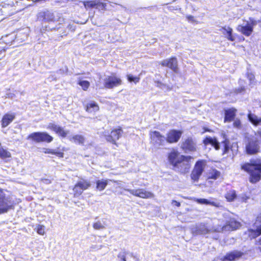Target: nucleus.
Listing matches in <instances>:
<instances>
[{
	"instance_id": "f257e3e1",
	"label": "nucleus",
	"mask_w": 261,
	"mask_h": 261,
	"mask_svg": "<svg viewBox=\"0 0 261 261\" xmlns=\"http://www.w3.org/2000/svg\"><path fill=\"white\" fill-rule=\"evenodd\" d=\"M241 169L250 175V182L255 184L261 179V159L252 160L243 164Z\"/></svg>"
},
{
	"instance_id": "f03ea898",
	"label": "nucleus",
	"mask_w": 261,
	"mask_h": 261,
	"mask_svg": "<svg viewBox=\"0 0 261 261\" xmlns=\"http://www.w3.org/2000/svg\"><path fill=\"white\" fill-rule=\"evenodd\" d=\"M27 139L37 143L41 142L49 143L54 140V138L45 132L32 133L28 136Z\"/></svg>"
},
{
	"instance_id": "7ed1b4c3",
	"label": "nucleus",
	"mask_w": 261,
	"mask_h": 261,
	"mask_svg": "<svg viewBox=\"0 0 261 261\" xmlns=\"http://www.w3.org/2000/svg\"><path fill=\"white\" fill-rule=\"evenodd\" d=\"M86 10L92 9H98L105 11L107 10V4L96 0H87L82 2Z\"/></svg>"
},
{
	"instance_id": "20e7f679",
	"label": "nucleus",
	"mask_w": 261,
	"mask_h": 261,
	"mask_svg": "<svg viewBox=\"0 0 261 261\" xmlns=\"http://www.w3.org/2000/svg\"><path fill=\"white\" fill-rule=\"evenodd\" d=\"M149 135L151 143L154 147L159 148L161 146L164 145L166 138L159 132L156 130L150 131Z\"/></svg>"
},
{
	"instance_id": "39448f33",
	"label": "nucleus",
	"mask_w": 261,
	"mask_h": 261,
	"mask_svg": "<svg viewBox=\"0 0 261 261\" xmlns=\"http://www.w3.org/2000/svg\"><path fill=\"white\" fill-rule=\"evenodd\" d=\"M122 84L121 80L115 73L108 76L104 80L103 86L106 89H113Z\"/></svg>"
},
{
	"instance_id": "423d86ee",
	"label": "nucleus",
	"mask_w": 261,
	"mask_h": 261,
	"mask_svg": "<svg viewBox=\"0 0 261 261\" xmlns=\"http://www.w3.org/2000/svg\"><path fill=\"white\" fill-rule=\"evenodd\" d=\"M192 159L190 156L180 155L179 161L174 167L177 168L181 173L187 172L191 166L190 161Z\"/></svg>"
},
{
	"instance_id": "0eeeda50",
	"label": "nucleus",
	"mask_w": 261,
	"mask_h": 261,
	"mask_svg": "<svg viewBox=\"0 0 261 261\" xmlns=\"http://www.w3.org/2000/svg\"><path fill=\"white\" fill-rule=\"evenodd\" d=\"M205 165V162L203 160L199 161L196 162L191 174V177L193 180L197 181L199 180L204 169Z\"/></svg>"
},
{
	"instance_id": "6e6552de",
	"label": "nucleus",
	"mask_w": 261,
	"mask_h": 261,
	"mask_svg": "<svg viewBox=\"0 0 261 261\" xmlns=\"http://www.w3.org/2000/svg\"><path fill=\"white\" fill-rule=\"evenodd\" d=\"M12 208L13 205L9 198L5 194L0 195V214L6 213Z\"/></svg>"
},
{
	"instance_id": "1a4fd4ad",
	"label": "nucleus",
	"mask_w": 261,
	"mask_h": 261,
	"mask_svg": "<svg viewBox=\"0 0 261 261\" xmlns=\"http://www.w3.org/2000/svg\"><path fill=\"white\" fill-rule=\"evenodd\" d=\"M123 130L120 127L113 129L111 133L105 136L106 140L115 145H116V141L118 140L121 136Z\"/></svg>"
},
{
	"instance_id": "9d476101",
	"label": "nucleus",
	"mask_w": 261,
	"mask_h": 261,
	"mask_svg": "<svg viewBox=\"0 0 261 261\" xmlns=\"http://www.w3.org/2000/svg\"><path fill=\"white\" fill-rule=\"evenodd\" d=\"M259 146L257 138L249 139L248 143L246 145V150L248 154H253L259 151Z\"/></svg>"
},
{
	"instance_id": "9b49d317",
	"label": "nucleus",
	"mask_w": 261,
	"mask_h": 261,
	"mask_svg": "<svg viewBox=\"0 0 261 261\" xmlns=\"http://www.w3.org/2000/svg\"><path fill=\"white\" fill-rule=\"evenodd\" d=\"M183 132L180 130L171 129L166 134V140L169 143H175L180 139Z\"/></svg>"
},
{
	"instance_id": "f8f14e48",
	"label": "nucleus",
	"mask_w": 261,
	"mask_h": 261,
	"mask_svg": "<svg viewBox=\"0 0 261 261\" xmlns=\"http://www.w3.org/2000/svg\"><path fill=\"white\" fill-rule=\"evenodd\" d=\"M91 186V182L87 180L78 181L73 188L74 197H78L81 195V192H78L77 189H81L83 191L89 189Z\"/></svg>"
},
{
	"instance_id": "ddd939ff",
	"label": "nucleus",
	"mask_w": 261,
	"mask_h": 261,
	"mask_svg": "<svg viewBox=\"0 0 261 261\" xmlns=\"http://www.w3.org/2000/svg\"><path fill=\"white\" fill-rule=\"evenodd\" d=\"M47 128L55 132L59 137L65 138L67 136L68 131L63 127L54 123H49Z\"/></svg>"
},
{
	"instance_id": "4468645a",
	"label": "nucleus",
	"mask_w": 261,
	"mask_h": 261,
	"mask_svg": "<svg viewBox=\"0 0 261 261\" xmlns=\"http://www.w3.org/2000/svg\"><path fill=\"white\" fill-rule=\"evenodd\" d=\"M181 147L186 152L195 151L196 150V143L191 138L185 139L182 142Z\"/></svg>"
},
{
	"instance_id": "2eb2a0df",
	"label": "nucleus",
	"mask_w": 261,
	"mask_h": 261,
	"mask_svg": "<svg viewBox=\"0 0 261 261\" xmlns=\"http://www.w3.org/2000/svg\"><path fill=\"white\" fill-rule=\"evenodd\" d=\"M16 115L13 113H7L5 114L1 119V124L2 128H5L10 124L15 119Z\"/></svg>"
},
{
	"instance_id": "dca6fc26",
	"label": "nucleus",
	"mask_w": 261,
	"mask_h": 261,
	"mask_svg": "<svg viewBox=\"0 0 261 261\" xmlns=\"http://www.w3.org/2000/svg\"><path fill=\"white\" fill-rule=\"evenodd\" d=\"M210 230L203 224H197L191 228V232L195 235L205 234L208 233Z\"/></svg>"
},
{
	"instance_id": "f3484780",
	"label": "nucleus",
	"mask_w": 261,
	"mask_h": 261,
	"mask_svg": "<svg viewBox=\"0 0 261 261\" xmlns=\"http://www.w3.org/2000/svg\"><path fill=\"white\" fill-rule=\"evenodd\" d=\"M132 194L142 198H151L154 197V194L144 189L132 190Z\"/></svg>"
},
{
	"instance_id": "a211bd4d",
	"label": "nucleus",
	"mask_w": 261,
	"mask_h": 261,
	"mask_svg": "<svg viewBox=\"0 0 261 261\" xmlns=\"http://www.w3.org/2000/svg\"><path fill=\"white\" fill-rule=\"evenodd\" d=\"M161 64L163 66L168 67L174 72L177 71V61L175 58L163 60Z\"/></svg>"
},
{
	"instance_id": "6ab92c4d",
	"label": "nucleus",
	"mask_w": 261,
	"mask_h": 261,
	"mask_svg": "<svg viewBox=\"0 0 261 261\" xmlns=\"http://www.w3.org/2000/svg\"><path fill=\"white\" fill-rule=\"evenodd\" d=\"M237 30L244 35L249 36L253 31V25L252 23H248L245 24L239 25L237 27Z\"/></svg>"
},
{
	"instance_id": "aec40b11",
	"label": "nucleus",
	"mask_w": 261,
	"mask_h": 261,
	"mask_svg": "<svg viewBox=\"0 0 261 261\" xmlns=\"http://www.w3.org/2000/svg\"><path fill=\"white\" fill-rule=\"evenodd\" d=\"M203 143L205 146L211 145L214 147L216 150L220 149V144L216 138L211 137H206L203 141Z\"/></svg>"
},
{
	"instance_id": "412c9836",
	"label": "nucleus",
	"mask_w": 261,
	"mask_h": 261,
	"mask_svg": "<svg viewBox=\"0 0 261 261\" xmlns=\"http://www.w3.org/2000/svg\"><path fill=\"white\" fill-rule=\"evenodd\" d=\"M240 226V223L234 219H230L228 223L223 226L222 231H230L238 228Z\"/></svg>"
},
{
	"instance_id": "4be33fe9",
	"label": "nucleus",
	"mask_w": 261,
	"mask_h": 261,
	"mask_svg": "<svg viewBox=\"0 0 261 261\" xmlns=\"http://www.w3.org/2000/svg\"><path fill=\"white\" fill-rule=\"evenodd\" d=\"M40 17L42 20L44 22H50L55 20L54 13L49 11L43 12L40 15Z\"/></svg>"
},
{
	"instance_id": "5701e85b",
	"label": "nucleus",
	"mask_w": 261,
	"mask_h": 261,
	"mask_svg": "<svg viewBox=\"0 0 261 261\" xmlns=\"http://www.w3.org/2000/svg\"><path fill=\"white\" fill-rule=\"evenodd\" d=\"M180 156L177 151L173 150L169 154L168 159L170 163L174 166L179 161Z\"/></svg>"
},
{
	"instance_id": "b1692460",
	"label": "nucleus",
	"mask_w": 261,
	"mask_h": 261,
	"mask_svg": "<svg viewBox=\"0 0 261 261\" xmlns=\"http://www.w3.org/2000/svg\"><path fill=\"white\" fill-rule=\"evenodd\" d=\"M85 110L88 113L96 112L99 110V107L94 101H91L86 105Z\"/></svg>"
},
{
	"instance_id": "393cba45",
	"label": "nucleus",
	"mask_w": 261,
	"mask_h": 261,
	"mask_svg": "<svg viewBox=\"0 0 261 261\" xmlns=\"http://www.w3.org/2000/svg\"><path fill=\"white\" fill-rule=\"evenodd\" d=\"M198 203L200 204H204L206 205H211L212 206L215 207H219L220 206V203L217 200H214L212 199L208 200L206 199H196L195 200Z\"/></svg>"
},
{
	"instance_id": "a878e982",
	"label": "nucleus",
	"mask_w": 261,
	"mask_h": 261,
	"mask_svg": "<svg viewBox=\"0 0 261 261\" xmlns=\"http://www.w3.org/2000/svg\"><path fill=\"white\" fill-rule=\"evenodd\" d=\"M220 31L223 34L228 40L233 41L235 40L234 37L232 34V29L229 27H224L220 29Z\"/></svg>"
},
{
	"instance_id": "bb28decb",
	"label": "nucleus",
	"mask_w": 261,
	"mask_h": 261,
	"mask_svg": "<svg viewBox=\"0 0 261 261\" xmlns=\"http://www.w3.org/2000/svg\"><path fill=\"white\" fill-rule=\"evenodd\" d=\"M237 110L234 108H231L225 111V122H230L233 120L235 116Z\"/></svg>"
},
{
	"instance_id": "cd10ccee",
	"label": "nucleus",
	"mask_w": 261,
	"mask_h": 261,
	"mask_svg": "<svg viewBox=\"0 0 261 261\" xmlns=\"http://www.w3.org/2000/svg\"><path fill=\"white\" fill-rule=\"evenodd\" d=\"M243 254V253L242 252L235 250L226 254L225 258L227 260L232 261L239 258Z\"/></svg>"
},
{
	"instance_id": "c85d7f7f",
	"label": "nucleus",
	"mask_w": 261,
	"mask_h": 261,
	"mask_svg": "<svg viewBox=\"0 0 261 261\" xmlns=\"http://www.w3.org/2000/svg\"><path fill=\"white\" fill-rule=\"evenodd\" d=\"M109 180L107 179H102L96 181V189L99 191H102L105 189L108 185Z\"/></svg>"
},
{
	"instance_id": "c756f323",
	"label": "nucleus",
	"mask_w": 261,
	"mask_h": 261,
	"mask_svg": "<svg viewBox=\"0 0 261 261\" xmlns=\"http://www.w3.org/2000/svg\"><path fill=\"white\" fill-rule=\"evenodd\" d=\"M1 40L3 43L6 44L7 45L10 46L14 42L15 38L13 35L11 34H8L3 36L1 38Z\"/></svg>"
},
{
	"instance_id": "7c9ffc66",
	"label": "nucleus",
	"mask_w": 261,
	"mask_h": 261,
	"mask_svg": "<svg viewBox=\"0 0 261 261\" xmlns=\"http://www.w3.org/2000/svg\"><path fill=\"white\" fill-rule=\"evenodd\" d=\"M64 150V148L62 149V151H56L52 149L46 148L44 150V153H45L46 154H53V155H55L60 158H62L64 157V152H63Z\"/></svg>"
},
{
	"instance_id": "2f4dec72",
	"label": "nucleus",
	"mask_w": 261,
	"mask_h": 261,
	"mask_svg": "<svg viewBox=\"0 0 261 261\" xmlns=\"http://www.w3.org/2000/svg\"><path fill=\"white\" fill-rule=\"evenodd\" d=\"M249 121L254 125L256 126L261 123V117H258L254 114L249 113L248 115Z\"/></svg>"
},
{
	"instance_id": "473e14b6",
	"label": "nucleus",
	"mask_w": 261,
	"mask_h": 261,
	"mask_svg": "<svg viewBox=\"0 0 261 261\" xmlns=\"http://www.w3.org/2000/svg\"><path fill=\"white\" fill-rule=\"evenodd\" d=\"M70 140H73V141L76 144L84 145L85 138L83 136L81 135H75L71 137Z\"/></svg>"
},
{
	"instance_id": "72a5a7b5",
	"label": "nucleus",
	"mask_w": 261,
	"mask_h": 261,
	"mask_svg": "<svg viewBox=\"0 0 261 261\" xmlns=\"http://www.w3.org/2000/svg\"><path fill=\"white\" fill-rule=\"evenodd\" d=\"M11 157V153L7 149H5L0 143V158L2 159H5L10 158Z\"/></svg>"
},
{
	"instance_id": "f704fd0d",
	"label": "nucleus",
	"mask_w": 261,
	"mask_h": 261,
	"mask_svg": "<svg viewBox=\"0 0 261 261\" xmlns=\"http://www.w3.org/2000/svg\"><path fill=\"white\" fill-rule=\"evenodd\" d=\"M220 175L221 173L219 171L216 169H212L209 172L208 174V177L210 179H217L220 176Z\"/></svg>"
},
{
	"instance_id": "c9c22d12",
	"label": "nucleus",
	"mask_w": 261,
	"mask_h": 261,
	"mask_svg": "<svg viewBox=\"0 0 261 261\" xmlns=\"http://www.w3.org/2000/svg\"><path fill=\"white\" fill-rule=\"evenodd\" d=\"M225 197L228 201H232L237 198V194L234 190H231L226 194Z\"/></svg>"
},
{
	"instance_id": "e433bc0d",
	"label": "nucleus",
	"mask_w": 261,
	"mask_h": 261,
	"mask_svg": "<svg viewBox=\"0 0 261 261\" xmlns=\"http://www.w3.org/2000/svg\"><path fill=\"white\" fill-rule=\"evenodd\" d=\"M250 198V194L247 193H242L240 194L238 197V199L239 201L245 203H246L248 200H249Z\"/></svg>"
},
{
	"instance_id": "4c0bfd02",
	"label": "nucleus",
	"mask_w": 261,
	"mask_h": 261,
	"mask_svg": "<svg viewBox=\"0 0 261 261\" xmlns=\"http://www.w3.org/2000/svg\"><path fill=\"white\" fill-rule=\"evenodd\" d=\"M106 224L103 222L101 223L100 221L93 223L92 226L94 229L100 230L105 228Z\"/></svg>"
},
{
	"instance_id": "58836bf2",
	"label": "nucleus",
	"mask_w": 261,
	"mask_h": 261,
	"mask_svg": "<svg viewBox=\"0 0 261 261\" xmlns=\"http://www.w3.org/2000/svg\"><path fill=\"white\" fill-rule=\"evenodd\" d=\"M77 84L81 86L84 91H87L90 85V82L88 81H80Z\"/></svg>"
},
{
	"instance_id": "ea45409f",
	"label": "nucleus",
	"mask_w": 261,
	"mask_h": 261,
	"mask_svg": "<svg viewBox=\"0 0 261 261\" xmlns=\"http://www.w3.org/2000/svg\"><path fill=\"white\" fill-rule=\"evenodd\" d=\"M36 231L40 235H44L45 233L44 226L42 225H38L36 227Z\"/></svg>"
},
{
	"instance_id": "a19ab883",
	"label": "nucleus",
	"mask_w": 261,
	"mask_h": 261,
	"mask_svg": "<svg viewBox=\"0 0 261 261\" xmlns=\"http://www.w3.org/2000/svg\"><path fill=\"white\" fill-rule=\"evenodd\" d=\"M228 141L227 140H225L222 142V144L224 148V153H226L228 151V150H229V146H228Z\"/></svg>"
},
{
	"instance_id": "79ce46f5",
	"label": "nucleus",
	"mask_w": 261,
	"mask_h": 261,
	"mask_svg": "<svg viewBox=\"0 0 261 261\" xmlns=\"http://www.w3.org/2000/svg\"><path fill=\"white\" fill-rule=\"evenodd\" d=\"M247 78L250 81V84H252V83H253V82L254 81L255 77L253 73H248Z\"/></svg>"
},
{
	"instance_id": "37998d69",
	"label": "nucleus",
	"mask_w": 261,
	"mask_h": 261,
	"mask_svg": "<svg viewBox=\"0 0 261 261\" xmlns=\"http://www.w3.org/2000/svg\"><path fill=\"white\" fill-rule=\"evenodd\" d=\"M187 20L191 22H195L196 21L194 17L192 15H188L186 16Z\"/></svg>"
},
{
	"instance_id": "c03bdc74",
	"label": "nucleus",
	"mask_w": 261,
	"mask_h": 261,
	"mask_svg": "<svg viewBox=\"0 0 261 261\" xmlns=\"http://www.w3.org/2000/svg\"><path fill=\"white\" fill-rule=\"evenodd\" d=\"M233 125L235 127H239L241 125V122L239 120H237L233 122Z\"/></svg>"
},
{
	"instance_id": "a18cd8bd",
	"label": "nucleus",
	"mask_w": 261,
	"mask_h": 261,
	"mask_svg": "<svg viewBox=\"0 0 261 261\" xmlns=\"http://www.w3.org/2000/svg\"><path fill=\"white\" fill-rule=\"evenodd\" d=\"M140 78L139 77H133L132 76V82H134L135 83H138L139 81Z\"/></svg>"
},
{
	"instance_id": "49530a36",
	"label": "nucleus",
	"mask_w": 261,
	"mask_h": 261,
	"mask_svg": "<svg viewBox=\"0 0 261 261\" xmlns=\"http://www.w3.org/2000/svg\"><path fill=\"white\" fill-rule=\"evenodd\" d=\"M257 245H258V249L261 252V237L258 239Z\"/></svg>"
},
{
	"instance_id": "de8ad7c7",
	"label": "nucleus",
	"mask_w": 261,
	"mask_h": 261,
	"mask_svg": "<svg viewBox=\"0 0 261 261\" xmlns=\"http://www.w3.org/2000/svg\"><path fill=\"white\" fill-rule=\"evenodd\" d=\"M172 204H174L175 205L177 206V207H179L180 206V203L179 202H177L176 200H172Z\"/></svg>"
},
{
	"instance_id": "09e8293b",
	"label": "nucleus",
	"mask_w": 261,
	"mask_h": 261,
	"mask_svg": "<svg viewBox=\"0 0 261 261\" xmlns=\"http://www.w3.org/2000/svg\"><path fill=\"white\" fill-rule=\"evenodd\" d=\"M156 83V87H160V88H162V86H164V84H163L162 83H161V82H155Z\"/></svg>"
},
{
	"instance_id": "8fccbe9b",
	"label": "nucleus",
	"mask_w": 261,
	"mask_h": 261,
	"mask_svg": "<svg viewBox=\"0 0 261 261\" xmlns=\"http://www.w3.org/2000/svg\"><path fill=\"white\" fill-rule=\"evenodd\" d=\"M118 257L120 258L122 261H126L125 257L123 255H119Z\"/></svg>"
},
{
	"instance_id": "3c124183",
	"label": "nucleus",
	"mask_w": 261,
	"mask_h": 261,
	"mask_svg": "<svg viewBox=\"0 0 261 261\" xmlns=\"http://www.w3.org/2000/svg\"><path fill=\"white\" fill-rule=\"evenodd\" d=\"M255 135L261 139V131H258L255 133Z\"/></svg>"
},
{
	"instance_id": "603ef678",
	"label": "nucleus",
	"mask_w": 261,
	"mask_h": 261,
	"mask_svg": "<svg viewBox=\"0 0 261 261\" xmlns=\"http://www.w3.org/2000/svg\"><path fill=\"white\" fill-rule=\"evenodd\" d=\"M204 130L202 132V134H203L205 132H210V130L207 128H205V127L203 128Z\"/></svg>"
},
{
	"instance_id": "864d4df0",
	"label": "nucleus",
	"mask_w": 261,
	"mask_h": 261,
	"mask_svg": "<svg viewBox=\"0 0 261 261\" xmlns=\"http://www.w3.org/2000/svg\"><path fill=\"white\" fill-rule=\"evenodd\" d=\"M258 220H260L261 222V214L259 215V216L257 217Z\"/></svg>"
},
{
	"instance_id": "5fc2aeb1",
	"label": "nucleus",
	"mask_w": 261,
	"mask_h": 261,
	"mask_svg": "<svg viewBox=\"0 0 261 261\" xmlns=\"http://www.w3.org/2000/svg\"><path fill=\"white\" fill-rule=\"evenodd\" d=\"M76 190H77V191L78 192H79V191L81 192V194H82L83 191H82V190H81V189H77Z\"/></svg>"
},
{
	"instance_id": "6e6d98bb",
	"label": "nucleus",
	"mask_w": 261,
	"mask_h": 261,
	"mask_svg": "<svg viewBox=\"0 0 261 261\" xmlns=\"http://www.w3.org/2000/svg\"><path fill=\"white\" fill-rule=\"evenodd\" d=\"M127 79L130 82V75H128L127 76Z\"/></svg>"
},
{
	"instance_id": "4d7b16f0",
	"label": "nucleus",
	"mask_w": 261,
	"mask_h": 261,
	"mask_svg": "<svg viewBox=\"0 0 261 261\" xmlns=\"http://www.w3.org/2000/svg\"><path fill=\"white\" fill-rule=\"evenodd\" d=\"M244 89H244V88H241V90L240 91V92H242V91L244 90Z\"/></svg>"
},
{
	"instance_id": "13d9d810",
	"label": "nucleus",
	"mask_w": 261,
	"mask_h": 261,
	"mask_svg": "<svg viewBox=\"0 0 261 261\" xmlns=\"http://www.w3.org/2000/svg\"><path fill=\"white\" fill-rule=\"evenodd\" d=\"M2 192H3V189L0 188V193H2Z\"/></svg>"
},
{
	"instance_id": "bf43d9fd",
	"label": "nucleus",
	"mask_w": 261,
	"mask_h": 261,
	"mask_svg": "<svg viewBox=\"0 0 261 261\" xmlns=\"http://www.w3.org/2000/svg\"><path fill=\"white\" fill-rule=\"evenodd\" d=\"M239 82H240V84H241L242 80H240Z\"/></svg>"
}]
</instances>
